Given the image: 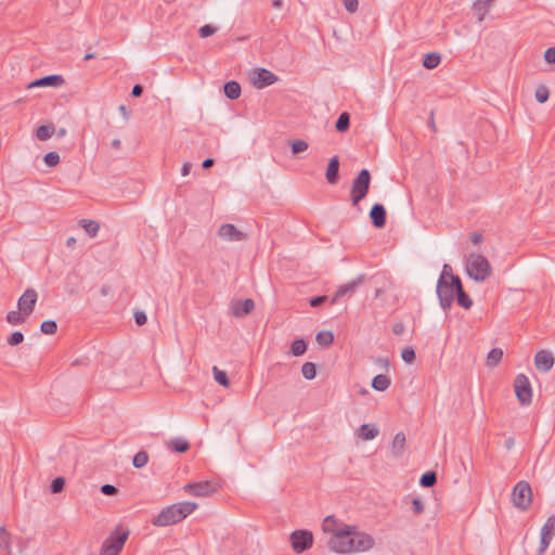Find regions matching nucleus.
<instances>
[{
  "label": "nucleus",
  "mask_w": 555,
  "mask_h": 555,
  "mask_svg": "<svg viewBox=\"0 0 555 555\" xmlns=\"http://www.w3.org/2000/svg\"><path fill=\"white\" fill-rule=\"evenodd\" d=\"M195 502H179L171 504L160 511V513L152 519V524L156 527H167L182 521L191 515L196 508Z\"/></svg>",
  "instance_id": "obj_1"
},
{
  "label": "nucleus",
  "mask_w": 555,
  "mask_h": 555,
  "mask_svg": "<svg viewBox=\"0 0 555 555\" xmlns=\"http://www.w3.org/2000/svg\"><path fill=\"white\" fill-rule=\"evenodd\" d=\"M465 270L467 275L476 281L483 282L492 274L489 260L481 254L470 253L466 257Z\"/></svg>",
  "instance_id": "obj_2"
},
{
  "label": "nucleus",
  "mask_w": 555,
  "mask_h": 555,
  "mask_svg": "<svg viewBox=\"0 0 555 555\" xmlns=\"http://www.w3.org/2000/svg\"><path fill=\"white\" fill-rule=\"evenodd\" d=\"M455 279L461 278L456 274H450V281L446 280L444 276L438 279L436 293L443 310L450 309L455 299L457 293V287L453 284Z\"/></svg>",
  "instance_id": "obj_3"
},
{
  "label": "nucleus",
  "mask_w": 555,
  "mask_h": 555,
  "mask_svg": "<svg viewBox=\"0 0 555 555\" xmlns=\"http://www.w3.org/2000/svg\"><path fill=\"white\" fill-rule=\"evenodd\" d=\"M371 179V172L367 169L360 170L353 179L350 190L352 206L357 207L366 197L370 191Z\"/></svg>",
  "instance_id": "obj_4"
},
{
  "label": "nucleus",
  "mask_w": 555,
  "mask_h": 555,
  "mask_svg": "<svg viewBox=\"0 0 555 555\" xmlns=\"http://www.w3.org/2000/svg\"><path fill=\"white\" fill-rule=\"evenodd\" d=\"M512 501L515 507L520 511H527L532 503V490L529 482L518 481L512 491Z\"/></svg>",
  "instance_id": "obj_5"
},
{
  "label": "nucleus",
  "mask_w": 555,
  "mask_h": 555,
  "mask_svg": "<svg viewBox=\"0 0 555 555\" xmlns=\"http://www.w3.org/2000/svg\"><path fill=\"white\" fill-rule=\"evenodd\" d=\"M353 526L336 535H331L327 541L328 548L335 553H351Z\"/></svg>",
  "instance_id": "obj_6"
},
{
  "label": "nucleus",
  "mask_w": 555,
  "mask_h": 555,
  "mask_svg": "<svg viewBox=\"0 0 555 555\" xmlns=\"http://www.w3.org/2000/svg\"><path fill=\"white\" fill-rule=\"evenodd\" d=\"M289 541L294 552L301 554L312 546L313 534L306 529L295 530L291 533Z\"/></svg>",
  "instance_id": "obj_7"
},
{
  "label": "nucleus",
  "mask_w": 555,
  "mask_h": 555,
  "mask_svg": "<svg viewBox=\"0 0 555 555\" xmlns=\"http://www.w3.org/2000/svg\"><path fill=\"white\" fill-rule=\"evenodd\" d=\"M515 393L521 405H529L532 401V388L525 374H518L514 380Z\"/></svg>",
  "instance_id": "obj_8"
},
{
  "label": "nucleus",
  "mask_w": 555,
  "mask_h": 555,
  "mask_svg": "<svg viewBox=\"0 0 555 555\" xmlns=\"http://www.w3.org/2000/svg\"><path fill=\"white\" fill-rule=\"evenodd\" d=\"M555 535V516H550L545 524L541 528L540 532V545L537 551V555H543L547 547L550 546V543Z\"/></svg>",
  "instance_id": "obj_9"
},
{
  "label": "nucleus",
  "mask_w": 555,
  "mask_h": 555,
  "mask_svg": "<svg viewBox=\"0 0 555 555\" xmlns=\"http://www.w3.org/2000/svg\"><path fill=\"white\" fill-rule=\"evenodd\" d=\"M183 490L193 496H207L217 491V487L209 480L190 482L183 486Z\"/></svg>",
  "instance_id": "obj_10"
},
{
  "label": "nucleus",
  "mask_w": 555,
  "mask_h": 555,
  "mask_svg": "<svg viewBox=\"0 0 555 555\" xmlns=\"http://www.w3.org/2000/svg\"><path fill=\"white\" fill-rule=\"evenodd\" d=\"M373 545L374 539L367 533L358 531L353 526L351 552H365Z\"/></svg>",
  "instance_id": "obj_11"
},
{
  "label": "nucleus",
  "mask_w": 555,
  "mask_h": 555,
  "mask_svg": "<svg viewBox=\"0 0 555 555\" xmlns=\"http://www.w3.org/2000/svg\"><path fill=\"white\" fill-rule=\"evenodd\" d=\"M37 298L38 295L34 288L26 289L24 294L18 298V310L22 311V313H24L25 315L29 317L35 309Z\"/></svg>",
  "instance_id": "obj_12"
},
{
  "label": "nucleus",
  "mask_w": 555,
  "mask_h": 555,
  "mask_svg": "<svg viewBox=\"0 0 555 555\" xmlns=\"http://www.w3.org/2000/svg\"><path fill=\"white\" fill-rule=\"evenodd\" d=\"M128 539V531H114L103 544L108 546V550L115 554H119L122 550L126 540Z\"/></svg>",
  "instance_id": "obj_13"
},
{
  "label": "nucleus",
  "mask_w": 555,
  "mask_h": 555,
  "mask_svg": "<svg viewBox=\"0 0 555 555\" xmlns=\"http://www.w3.org/2000/svg\"><path fill=\"white\" fill-rule=\"evenodd\" d=\"M218 234L221 238L230 242L243 241L246 237L245 233L236 229V227L231 223L222 224L218 230Z\"/></svg>",
  "instance_id": "obj_14"
},
{
  "label": "nucleus",
  "mask_w": 555,
  "mask_h": 555,
  "mask_svg": "<svg viewBox=\"0 0 555 555\" xmlns=\"http://www.w3.org/2000/svg\"><path fill=\"white\" fill-rule=\"evenodd\" d=\"M372 224L376 229H382L386 225L387 222V212L382 204H374L369 212Z\"/></svg>",
  "instance_id": "obj_15"
},
{
  "label": "nucleus",
  "mask_w": 555,
  "mask_h": 555,
  "mask_svg": "<svg viewBox=\"0 0 555 555\" xmlns=\"http://www.w3.org/2000/svg\"><path fill=\"white\" fill-rule=\"evenodd\" d=\"M276 80H278V76L266 68H259L256 72V76L253 78V82L258 89H262L268 86H271Z\"/></svg>",
  "instance_id": "obj_16"
},
{
  "label": "nucleus",
  "mask_w": 555,
  "mask_h": 555,
  "mask_svg": "<svg viewBox=\"0 0 555 555\" xmlns=\"http://www.w3.org/2000/svg\"><path fill=\"white\" fill-rule=\"evenodd\" d=\"M350 525H346L339 521L335 516L330 515L326 516L322 522V530L325 533H331L332 535H336L337 533L349 529Z\"/></svg>",
  "instance_id": "obj_17"
},
{
  "label": "nucleus",
  "mask_w": 555,
  "mask_h": 555,
  "mask_svg": "<svg viewBox=\"0 0 555 555\" xmlns=\"http://www.w3.org/2000/svg\"><path fill=\"white\" fill-rule=\"evenodd\" d=\"M254 309L255 302L250 298L236 300L231 305V311L235 318H244L251 313Z\"/></svg>",
  "instance_id": "obj_18"
},
{
  "label": "nucleus",
  "mask_w": 555,
  "mask_h": 555,
  "mask_svg": "<svg viewBox=\"0 0 555 555\" xmlns=\"http://www.w3.org/2000/svg\"><path fill=\"white\" fill-rule=\"evenodd\" d=\"M555 359L550 351L540 350L534 356L535 367L541 372H548L554 365Z\"/></svg>",
  "instance_id": "obj_19"
},
{
  "label": "nucleus",
  "mask_w": 555,
  "mask_h": 555,
  "mask_svg": "<svg viewBox=\"0 0 555 555\" xmlns=\"http://www.w3.org/2000/svg\"><path fill=\"white\" fill-rule=\"evenodd\" d=\"M64 83V78L62 75L53 74L41 77L39 79L34 80L28 85V88L33 87H60Z\"/></svg>",
  "instance_id": "obj_20"
},
{
  "label": "nucleus",
  "mask_w": 555,
  "mask_h": 555,
  "mask_svg": "<svg viewBox=\"0 0 555 555\" xmlns=\"http://www.w3.org/2000/svg\"><path fill=\"white\" fill-rule=\"evenodd\" d=\"M363 276L360 275L357 280H352L348 282L347 284L340 285L333 297L331 304L337 302L340 298H343L346 295H352L356 292V288L358 284L362 281Z\"/></svg>",
  "instance_id": "obj_21"
},
{
  "label": "nucleus",
  "mask_w": 555,
  "mask_h": 555,
  "mask_svg": "<svg viewBox=\"0 0 555 555\" xmlns=\"http://www.w3.org/2000/svg\"><path fill=\"white\" fill-rule=\"evenodd\" d=\"M326 181L330 184H336L339 179V157L337 155L333 156L326 168L325 172Z\"/></svg>",
  "instance_id": "obj_22"
},
{
  "label": "nucleus",
  "mask_w": 555,
  "mask_h": 555,
  "mask_svg": "<svg viewBox=\"0 0 555 555\" xmlns=\"http://www.w3.org/2000/svg\"><path fill=\"white\" fill-rule=\"evenodd\" d=\"M454 286L457 287V293L455 296L456 302L460 307H463L464 309H469L473 306V300L469 297V295L464 291L462 280L455 279L454 280Z\"/></svg>",
  "instance_id": "obj_23"
},
{
  "label": "nucleus",
  "mask_w": 555,
  "mask_h": 555,
  "mask_svg": "<svg viewBox=\"0 0 555 555\" xmlns=\"http://www.w3.org/2000/svg\"><path fill=\"white\" fill-rule=\"evenodd\" d=\"M405 435L400 431L397 433L391 441V454L393 457L399 459L404 453V447H405Z\"/></svg>",
  "instance_id": "obj_24"
},
{
  "label": "nucleus",
  "mask_w": 555,
  "mask_h": 555,
  "mask_svg": "<svg viewBox=\"0 0 555 555\" xmlns=\"http://www.w3.org/2000/svg\"><path fill=\"white\" fill-rule=\"evenodd\" d=\"M379 434V429L375 424H363L359 428V437L363 440H372Z\"/></svg>",
  "instance_id": "obj_25"
},
{
  "label": "nucleus",
  "mask_w": 555,
  "mask_h": 555,
  "mask_svg": "<svg viewBox=\"0 0 555 555\" xmlns=\"http://www.w3.org/2000/svg\"><path fill=\"white\" fill-rule=\"evenodd\" d=\"M0 551H4L7 555H11L12 552L11 533L4 526H0Z\"/></svg>",
  "instance_id": "obj_26"
},
{
  "label": "nucleus",
  "mask_w": 555,
  "mask_h": 555,
  "mask_svg": "<svg viewBox=\"0 0 555 555\" xmlns=\"http://www.w3.org/2000/svg\"><path fill=\"white\" fill-rule=\"evenodd\" d=\"M224 95L230 100H236L241 95V86L235 80H230L223 85Z\"/></svg>",
  "instance_id": "obj_27"
},
{
  "label": "nucleus",
  "mask_w": 555,
  "mask_h": 555,
  "mask_svg": "<svg viewBox=\"0 0 555 555\" xmlns=\"http://www.w3.org/2000/svg\"><path fill=\"white\" fill-rule=\"evenodd\" d=\"M390 378L387 375L378 374L373 377L371 386L377 391H385L390 386Z\"/></svg>",
  "instance_id": "obj_28"
},
{
  "label": "nucleus",
  "mask_w": 555,
  "mask_h": 555,
  "mask_svg": "<svg viewBox=\"0 0 555 555\" xmlns=\"http://www.w3.org/2000/svg\"><path fill=\"white\" fill-rule=\"evenodd\" d=\"M441 62V55L438 52H430L424 56L423 66L426 69H435Z\"/></svg>",
  "instance_id": "obj_29"
},
{
  "label": "nucleus",
  "mask_w": 555,
  "mask_h": 555,
  "mask_svg": "<svg viewBox=\"0 0 555 555\" xmlns=\"http://www.w3.org/2000/svg\"><path fill=\"white\" fill-rule=\"evenodd\" d=\"M79 223L90 237H95L98 235L100 230L99 222L94 220L81 219Z\"/></svg>",
  "instance_id": "obj_30"
},
{
  "label": "nucleus",
  "mask_w": 555,
  "mask_h": 555,
  "mask_svg": "<svg viewBox=\"0 0 555 555\" xmlns=\"http://www.w3.org/2000/svg\"><path fill=\"white\" fill-rule=\"evenodd\" d=\"M55 131V127L53 125H41L36 130V135L40 141H47L52 137Z\"/></svg>",
  "instance_id": "obj_31"
},
{
  "label": "nucleus",
  "mask_w": 555,
  "mask_h": 555,
  "mask_svg": "<svg viewBox=\"0 0 555 555\" xmlns=\"http://www.w3.org/2000/svg\"><path fill=\"white\" fill-rule=\"evenodd\" d=\"M503 358V350L501 348H493L489 351L487 357V366L494 367Z\"/></svg>",
  "instance_id": "obj_32"
},
{
  "label": "nucleus",
  "mask_w": 555,
  "mask_h": 555,
  "mask_svg": "<svg viewBox=\"0 0 555 555\" xmlns=\"http://www.w3.org/2000/svg\"><path fill=\"white\" fill-rule=\"evenodd\" d=\"M350 127V115L347 112H343L336 122L335 128L338 132H346Z\"/></svg>",
  "instance_id": "obj_33"
},
{
  "label": "nucleus",
  "mask_w": 555,
  "mask_h": 555,
  "mask_svg": "<svg viewBox=\"0 0 555 555\" xmlns=\"http://www.w3.org/2000/svg\"><path fill=\"white\" fill-rule=\"evenodd\" d=\"M307 343L302 338H297L292 343L291 352L295 357L302 356L307 351Z\"/></svg>",
  "instance_id": "obj_34"
},
{
  "label": "nucleus",
  "mask_w": 555,
  "mask_h": 555,
  "mask_svg": "<svg viewBox=\"0 0 555 555\" xmlns=\"http://www.w3.org/2000/svg\"><path fill=\"white\" fill-rule=\"evenodd\" d=\"M437 482V474L434 470L424 473L420 478V485L424 488H431Z\"/></svg>",
  "instance_id": "obj_35"
},
{
  "label": "nucleus",
  "mask_w": 555,
  "mask_h": 555,
  "mask_svg": "<svg viewBox=\"0 0 555 555\" xmlns=\"http://www.w3.org/2000/svg\"><path fill=\"white\" fill-rule=\"evenodd\" d=\"M170 446L175 452L184 453L190 449V443L185 439H173L170 441Z\"/></svg>",
  "instance_id": "obj_36"
},
{
  "label": "nucleus",
  "mask_w": 555,
  "mask_h": 555,
  "mask_svg": "<svg viewBox=\"0 0 555 555\" xmlns=\"http://www.w3.org/2000/svg\"><path fill=\"white\" fill-rule=\"evenodd\" d=\"M27 315H25L24 313H22V311L17 310H13V311H10L8 312L7 314V321L8 323L12 324V325H18L21 323H23L25 321V318Z\"/></svg>",
  "instance_id": "obj_37"
},
{
  "label": "nucleus",
  "mask_w": 555,
  "mask_h": 555,
  "mask_svg": "<svg viewBox=\"0 0 555 555\" xmlns=\"http://www.w3.org/2000/svg\"><path fill=\"white\" fill-rule=\"evenodd\" d=\"M212 373H214V378L215 380L223 386V387H229L230 385V380H229V377L227 375V373L222 370H219L217 366H214L212 367Z\"/></svg>",
  "instance_id": "obj_38"
},
{
  "label": "nucleus",
  "mask_w": 555,
  "mask_h": 555,
  "mask_svg": "<svg viewBox=\"0 0 555 555\" xmlns=\"http://www.w3.org/2000/svg\"><path fill=\"white\" fill-rule=\"evenodd\" d=\"M315 339L322 346H330L334 340V334L331 331H321L317 334Z\"/></svg>",
  "instance_id": "obj_39"
},
{
  "label": "nucleus",
  "mask_w": 555,
  "mask_h": 555,
  "mask_svg": "<svg viewBox=\"0 0 555 555\" xmlns=\"http://www.w3.org/2000/svg\"><path fill=\"white\" fill-rule=\"evenodd\" d=\"M149 462V454L145 451H139L132 460V465L135 468L144 467Z\"/></svg>",
  "instance_id": "obj_40"
},
{
  "label": "nucleus",
  "mask_w": 555,
  "mask_h": 555,
  "mask_svg": "<svg viewBox=\"0 0 555 555\" xmlns=\"http://www.w3.org/2000/svg\"><path fill=\"white\" fill-rule=\"evenodd\" d=\"M301 373L306 379H308V380L313 379L317 375L315 364L312 362L304 363V365L301 367Z\"/></svg>",
  "instance_id": "obj_41"
},
{
  "label": "nucleus",
  "mask_w": 555,
  "mask_h": 555,
  "mask_svg": "<svg viewBox=\"0 0 555 555\" xmlns=\"http://www.w3.org/2000/svg\"><path fill=\"white\" fill-rule=\"evenodd\" d=\"M534 96L539 103H545L550 98L548 88L545 85L538 86V88L535 89Z\"/></svg>",
  "instance_id": "obj_42"
},
{
  "label": "nucleus",
  "mask_w": 555,
  "mask_h": 555,
  "mask_svg": "<svg viewBox=\"0 0 555 555\" xmlns=\"http://www.w3.org/2000/svg\"><path fill=\"white\" fill-rule=\"evenodd\" d=\"M40 330L43 334L53 335L57 331V324L53 320H46L41 323Z\"/></svg>",
  "instance_id": "obj_43"
},
{
  "label": "nucleus",
  "mask_w": 555,
  "mask_h": 555,
  "mask_svg": "<svg viewBox=\"0 0 555 555\" xmlns=\"http://www.w3.org/2000/svg\"><path fill=\"white\" fill-rule=\"evenodd\" d=\"M65 487V478L64 477H56L52 480L50 485V491L53 494L60 493L63 491Z\"/></svg>",
  "instance_id": "obj_44"
},
{
  "label": "nucleus",
  "mask_w": 555,
  "mask_h": 555,
  "mask_svg": "<svg viewBox=\"0 0 555 555\" xmlns=\"http://www.w3.org/2000/svg\"><path fill=\"white\" fill-rule=\"evenodd\" d=\"M473 8L477 12V14H478V21L479 22L483 21L486 14L488 13V11L490 9L489 5L482 3L480 0L476 1L474 3Z\"/></svg>",
  "instance_id": "obj_45"
},
{
  "label": "nucleus",
  "mask_w": 555,
  "mask_h": 555,
  "mask_svg": "<svg viewBox=\"0 0 555 555\" xmlns=\"http://www.w3.org/2000/svg\"><path fill=\"white\" fill-rule=\"evenodd\" d=\"M401 358L405 363H409V364L413 363L416 358L415 350L413 349V347L408 346V347L403 348L401 351Z\"/></svg>",
  "instance_id": "obj_46"
},
{
  "label": "nucleus",
  "mask_w": 555,
  "mask_h": 555,
  "mask_svg": "<svg viewBox=\"0 0 555 555\" xmlns=\"http://www.w3.org/2000/svg\"><path fill=\"white\" fill-rule=\"evenodd\" d=\"M292 153L294 155L299 154L308 149V143L304 140H295L291 142Z\"/></svg>",
  "instance_id": "obj_47"
},
{
  "label": "nucleus",
  "mask_w": 555,
  "mask_h": 555,
  "mask_svg": "<svg viewBox=\"0 0 555 555\" xmlns=\"http://www.w3.org/2000/svg\"><path fill=\"white\" fill-rule=\"evenodd\" d=\"M43 160L47 166L54 167L60 163V155L56 152H49L44 155Z\"/></svg>",
  "instance_id": "obj_48"
},
{
  "label": "nucleus",
  "mask_w": 555,
  "mask_h": 555,
  "mask_svg": "<svg viewBox=\"0 0 555 555\" xmlns=\"http://www.w3.org/2000/svg\"><path fill=\"white\" fill-rule=\"evenodd\" d=\"M216 31H217V27H215L210 24H206L198 29V34L202 38H207L209 36H212L214 34H216Z\"/></svg>",
  "instance_id": "obj_49"
},
{
  "label": "nucleus",
  "mask_w": 555,
  "mask_h": 555,
  "mask_svg": "<svg viewBox=\"0 0 555 555\" xmlns=\"http://www.w3.org/2000/svg\"><path fill=\"white\" fill-rule=\"evenodd\" d=\"M24 340V334L22 332H14L8 338L10 346H17Z\"/></svg>",
  "instance_id": "obj_50"
},
{
  "label": "nucleus",
  "mask_w": 555,
  "mask_h": 555,
  "mask_svg": "<svg viewBox=\"0 0 555 555\" xmlns=\"http://www.w3.org/2000/svg\"><path fill=\"white\" fill-rule=\"evenodd\" d=\"M412 511L416 515H420L424 512V504L420 498L412 499Z\"/></svg>",
  "instance_id": "obj_51"
},
{
  "label": "nucleus",
  "mask_w": 555,
  "mask_h": 555,
  "mask_svg": "<svg viewBox=\"0 0 555 555\" xmlns=\"http://www.w3.org/2000/svg\"><path fill=\"white\" fill-rule=\"evenodd\" d=\"M343 4L349 13H354L358 10L359 1L358 0H343Z\"/></svg>",
  "instance_id": "obj_52"
},
{
  "label": "nucleus",
  "mask_w": 555,
  "mask_h": 555,
  "mask_svg": "<svg viewBox=\"0 0 555 555\" xmlns=\"http://www.w3.org/2000/svg\"><path fill=\"white\" fill-rule=\"evenodd\" d=\"M100 491L104 495H115L118 489L113 485L106 483L101 487Z\"/></svg>",
  "instance_id": "obj_53"
},
{
  "label": "nucleus",
  "mask_w": 555,
  "mask_h": 555,
  "mask_svg": "<svg viewBox=\"0 0 555 555\" xmlns=\"http://www.w3.org/2000/svg\"><path fill=\"white\" fill-rule=\"evenodd\" d=\"M544 60L548 64H555V47H551L545 50Z\"/></svg>",
  "instance_id": "obj_54"
},
{
  "label": "nucleus",
  "mask_w": 555,
  "mask_h": 555,
  "mask_svg": "<svg viewBox=\"0 0 555 555\" xmlns=\"http://www.w3.org/2000/svg\"><path fill=\"white\" fill-rule=\"evenodd\" d=\"M326 300H327V296H325V295L315 296L310 299L309 304L311 307L318 308L321 305H323Z\"/></svg>",
  "instance_id": "obj_55"
},
{
  "label": "nucleus",
  "mask_w": 555,
  "mask_h": 555,
  "mask_svg": "<svg viewBox=\"0 0 555 555\" xmlns=\"http://www.w3.org/2000/svg\"><path fill=\"white\" fill-rule=\"evenodd\" d=\"M134 321L138 325H144L147 321V317L144 311H135L134 312Z\"/></svg>",
  "instance_id": "obj_56"
},
{
  "label": "nucleus",
  "mask_w": 555,
  "mask_h": 555,
  "mask_svg": "<svg viewBox=\"0 0 555 555\" xmlns=\"http://www.w3.org/2000/svg\"><path fill=\"white\" fill-rule=\"evenodd\" d=\"M405 331V326L402 322H397L392 325V333L397 336L402 335Z\"/></svg>",
  "instance_id": "obj_57"
},
{
  "label": "nucleus",
  "mask_w": 555,
  "mask_h": 555,
  "mask_svg": "<svg viewBox=\"0 0 555 555\" xmlns=\"http://www.w3.org/2000/svg\"><path fill=\"white\" fill-rule=\"evenodd\" d=\"M482 241H483V235L480 232H473L470 234V242L474 245H478V244L482 243Z\"/></svg>",
  "instance_id": "obj_58"
},
{
  "label": "nucleus",
  "mask_w": 555,
  "mask_h": 555,
  "mask_svg": "<svg viewBox=\"0 0 555 555\" xmlns=\"http://www.w3.org/2000/svg\"><path fill=\"white\" fill-rule=\"evenodd\" d=\"M142 93H143V87H142L141 85L137 83V85H134V86L132 87L131 95H132L133 98H139V96H141V95H142Z\"/></svg>",
  "instance_id": "obj_59"
},
{
  "label": "nucleus",
  "mask_w": 555,
  "mask_h": 555,
  "mask_svg": "<svg viewBox=\"0 0 555 555\" xmlns=\"http://www.w3.org/2000/svg\"><path fill=\"white\" fill-rule=\"evenodd\" d=\"M450 274H453L451 266L447 264V263L443 264L442 272H441L440 276H444L446 280L450 281Z\"/></svg>",
  "instance_id": "obj_60"
},
{
  "label": "nucleus",
  "mask_w": 555,
  "mask_h": 555,
  "mask_svg": "<svg viewBox=\"0 0 555 555\" xmlns=\"http://www.w3.org/2000/svg\"><path fill=\"white\" fill-rule=\"evenodd\" d=\"M191 164L190 163H184L182 168H181V175L182 176H188L190 173V170H191Z\"/></svg>",
  "instance_id": "obj_61"
},
{
  "label": "nucleus",
  "mask_w": 555,
  "mask_h": 555,
  "mask_svg": "<svg viewBox=\"0 0 555 555\" xmlns=\"http://www.w3.org/2000/svg\"><path fill=\"white\" fill-rule=\"evenodd\" d=\"M215 164V160L212 158H206L203 164H202V167L204 169H209L210 167H212Z\"/></svg>",
  "instance_id": "obj_62"
},
{
  "label": "nucleus",
  "mask_w": 555,
  "mask_h": 555,
  "mask_svg": "<svg viewBox=\"0 0 555 555\" xmlns=\"http://www.w3.org/2000/svg\"><path fill=\"white\" fill-rule=\"evenodd\" d=\"M101 555H118L108 550L105 544L102 545Z\"/></svg>",
  "instance_id": "obj_63"
},
{
  "label": "nucleus",
  "mask_w": 555,
  "mask_h": 555,
  "mask_svg": "<svg viewBox=\"0 0 555 555\" xmlns=\"http://www.w3.org/2000/svg\"><path fill=\"white\" fill-rule=\"evenodd\" d=\"M111 146L115 150H119L121 147V141L119 139H114L111 142Z\"/></svg>",
  "instance_id": "obj_64"
}]
</instances>
